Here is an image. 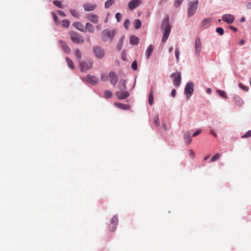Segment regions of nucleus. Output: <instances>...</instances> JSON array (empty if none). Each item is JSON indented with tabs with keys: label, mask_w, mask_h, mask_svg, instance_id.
<instances>
[{
	"label": "nucleus",
	"mask_w": 251,
	"mask_h": 251,
	"mask_svg": "<svg viewBox=\"0 0 251 251\" xmlns=\"http://www.w3.org/2000/svg\"><path fill=\"white\" fill-rule=\"evenodd\" d=\"M171 26L169 24V19L168 18L164 19L162 25V28L163 32V36L162 39V42L165 43L168 38L171 32Z\"/></svg>",
	"instance_id": "f257e3e1"
},
{
	"label": "nucleus",
	"mask_w": 251,
	"mask_h": 251,
	"mask_svg": "<svg viewBox=\"0 0 251 251\" xmlns=\"http://www.w3.org/2000/svg\"><path fill=\"white\" fill-rule=\"evenodd\" d=\"M115 34V30H110L106 29L104 30L101 33V38L103 41L108 40L112 41L113 37Z\"/></svg>",
	"instance_id": "f03ea898"
},
{
	"label": "nucleus",
	"mask_w": 251,
	"mask_h": 251,
	"mask_svg": "<svg viewBox=\"0 0 251 251\" xmlns=\"http://www.w3.org/2000/svg\"><path fill=\"white\" fill-rule=\"evenodd\" d=\"M71 40L75 43L81 44L84 43V40L83 36L74 31H70Z\"/></svg>",
	"instance_id": "7ed1b4c3"
},
{
	"label": "nucleus",
	"mask_w": 251,
	"mask_h": 251,
	"mask_svg": "<svg viewBox=\"0 0 251 251\" xmlns=\"http://www.w3.org/2000/svg\"><path fill=\"white\" fill-rule=\"evenodd\" d=\"M198 0L191 2L189 3V7L188 10V16L191 17L193 16L196 12L198 7Z\"/></svg>",
	"instance_id": "20e7f679"
},
{
	"label": "nucleus",
	"mask_w": 251,
	"mask_h": 251,
	"mask_svg": "<svg viewBox=\"0 0 251 251\" xmlns=\"http://www.w3.org/2000/svg\"><path fill=\"white\" fill-rule=\"evenodd\" d=\"M171 77L173 78L175 77L173 80L174 85L176 87H178L181 83V74L179 72H176L175 73L172 74L171 75Z\"/></svg>",
	"instance_id": "39448f33"
},
{
	"label": "nucleus",
	"mask_w": 251,
	"mask_h": 251,
	"mask_svg": "<svg viewBox=\"0 0 251 251\" xmlns=\"http://www.w3.org/2000/svg\"><path fill=\"white\" fill-rule=\"evenodd\" d=\"M80 66L82 72H85L92 67L93 62L91 60L80 62Z\"/></svg>",
	"instance_id": "423d86ee"
},
{
	"label": "nucleus",
	"mask_w": 251,
	"mask_h": 251,
	"mask_svg": "<svg viewBox=\"0 0 251 251\" xmlns=\"http://www.w3.org/2000/svg\"><path fill=\"white\" fill-rule=\"evenodd\" d=\"M194 84L193 82H188L185 87L184 92L187 95V97H190L194 92Z\"/></svg>",
	"instance_id": "0eeeda50"
},
{
	"label": "nucleus",
	"mask_w": 251,
	"mask_h": 251,
	"mask_svg": "<svg viewBox=\"0 0 251 251\" xmlns=\"http://www.w3.org/2000/svg\"><path fill=\"white\" fill-rule=\"evenodd\" d=\"M93 52L96 57L100 59L103 58L105 55L104 50L99 46H95L93 48Z\"/></svg>",
	"instance_id": "6e6552de"
},
{
	"label": "nucleus",
	"mask_w": 251,
	"mask_h": 251,
	"mask_svg": "<svg viewBox=\"0 0 251 251\" xmlns=\"http://www.w3.org/2000/svg\"><path fill=\"white\" fill-rule=\"evenodd\" d=\"M141 0H131L128 2V7L130 10H133L142 4Z\"/></svg>",
	"instance_id": "1a4fd4ad"
},
{
	"label": "nucleus",
	"mask_w": 251,
	"mask_h": 251,
	"mask_svg": "<svg viewBox=\"0 0 251 251\" xmlns=\"http://www.w3.org/2000/svg\"><path fill=\"white\" fill-rule=\"evenodd\" d=\"M195 53L199 55L201 50V43L200 38H197L195 41Z\"/></svg>",
	"instance_id": "9d476101"
},
{
	"label": "nucleus",
	"mask_w": 251,
	"mask_h": 251,
	"mask_svg": "<svg viewBox=\"0 0 251 251\" xmlns=\"http://www.w3.org/2000/svg\"><path fill=\"white\" fill-rule=\"evenodd\" d=\"M109 76L110 82L113 85H115L118 80L117 75L114 72L111 71L109 73Z\"/></svg>",
	"instance_id": "9b49d317"
},
{
	"label": "nucleus",
	"mask_w": 251,
	"mask_h": 251,
	"mask_svg": "<svg viewBox=\"0 0 251 251\" xmlns=\"http://www.w3.org/2000/svg\"><path fill=\"white\" fill-rule=\"evenodd\" d=\"M116 96L120 100H124L127 98L129 96V93L128 91L121 92L117 91L116 93Z\"/></svg>",
	"instance_id": "f8f14e48"
},
{
	"label": "nucleus",
	"mask_w": 251,
	"mask_h": 251,
	"mask_svg": "<svg viewBox=\"0 0 251 251\" xmlns=\"http://www.w3.org/2000/svg\"><path fill=\"white\" fill-rule=\"evenodd\" d=\"M223 20L227 24H231L234 20V16L231 14H225L223 17Z\"/></svg>",
	"instance_id": "ddd939ff"
},
{
	"label": "nucleus",
	"mask_w": 251,
	"mask_h": 251,
	"mask_svg": "<svg viewBox=\"0 0 251 251\" xmlns=\"http://www.w3.org/2000/svg\"><path fill=\"white\" fill-rule=\"evenodd\" d=\"M58 43L59 46L62 48V49L66 53H70L71 51L70 48L67 46V44L63 41L62 40H59L58 41Z\"/></svg>",
	"instance_id": "4468645a"
},
{
	"label": "nucleus",
	"mask_w": 251,
	"mask_h": 251,
	"mask_svg": "<svg viewBox=\"0 0 251 251\" xmlns=\"http://www.w3.org/2000/svg\"><path fill=\"white\" fill-rule=\"evenodd\" d=\"M87 19L94 24H97L99 21V17L94 14H89L87 15Z\"/></svg>",
	"instance_id": "2eb2a0df"
},
{
	"label": "nucleus",
	"mask_w": 251,
	"mask_h": 251,
	"mask_svg": "<svg viewBox=\"0 0 251 251\" xmlns=\"http://www.w3.org/2000/svg\"><path fill=\"white\" fill-rule=\"evenodd\" d=\"M85 11H92L94 10L97 6L96 4H90V3H84L83 5Z\"/></svg>",
	"instance_id": "dca6fc26"
},
{
	"label": "nucleus",
	"mask_w": 251,
	"mask_h": 251,
	"mask_svg": "<svg viewBox=\"0 0 251 251\" xmlns=\"http://www.w3.org/2000/svg\"><path fill=\"white\" fill-rule=\"evenodd\" d=\"M118 223V217L117 216H114L111 220V223L112 225V226L111 227L112 229L111 230V231H113L116 229Z\"/></svg>",
	"instance_id": "f3484780"
},
{
	"label": "nucleus",
	"mask_w": 251,
	"mask_h": 251,
	"mask_svg": "<svg viewBox=\"0 0 251 251\" xmlns=\"http://www.w3.org/2000/svg\"><path fill=\"white\" fill-rule=\"evenodd\" d=\"M114 105L118 108L124 110L129 109L130 107L129 105L122 104L118 102H115Z\"/></svg>",
	"instance_id": "a211bd4d"
},
{
	"label": "nucleus",
	"mask_w": 251,
	"mask_h": 251,
	"mask_svg": "<svg viewBox=\"0 0 251 251\" xmlns=\"http://www.w3.org/2000/svg\"><path fill=\"white\" fill-rule=\"evenodd\" d=\"M73 26L75 27L77 29L82 31V32H85V30L84 28V26L80 23L78 22H75L73 23Z\"/></svg>",
	"instance_id": "6ab92c4d"
},
{
	"label": "nucleus",
	"mask_w": 251,
	"mask_h": 251,
	"mask_svg": "<svg viewBox=\"0 0 251 251\" xmlns=\"http://www.w3.org/2000/svg\"><path fill=\"white\" fill-rule=\"evenodd\" d=\"M88 80L90 83L93 85H95L98 83V79L95 76L88 75L87 77Z\"/></svg>",
	"instance_id": "aec40b11"
},
{
	"label": "nucleus",
	"mask_w": 251,
	"mask_h": 251,
	"mask_svg": "<svg viewBox=\"0 0 251 251\" xmlns=\"http://www.w3.org/2000/svg\"><path fill=\"white\" fill-rule=\"evenodd\" d=\"M130 43L132 45H136L139 42V39L135 36H131L129 38Z\"/></svg>",
	"instance_id": "412c9836"
},
{
	"label": "nucleus",
	"mask_w": 251,
	"mask_h": 251,
	"mask_svg": "<svg viewBox=\"0 0 251 251\" xmlns=\"http://www.w3.org/2000/svg\"><path fill=\"white\" fill-rule=\"evenodd\" d=\"M153 49H154V47L152 45H150L148 47V48L146 50V57L147 59H149L150 58V57L151 56V55L152 52L153 51Z\"/></svg>",
	"instance_id": "4be33fe9"
},
{
	"label": "nucleus",
	"mask_w": 251,
	"mask_h": 251,
	"mask_svg": "<svg viewBox=\"0 0 251 251\" xmlns=\"http://www.w3.org/2000/svg\"><path fill=\"white\" fill-rule=\"evenodd\" d=\"M184 138L185 140L186 143L187 144H190L192 141V139L190 137V133L189 132L187 131L185 133L184 135Z\"/></svg>",
	"instance_id": "5701e85b"
},
{
	"label": "nucleus",
	"mask_w": 251,
	"mask_h": 251,
	"mask_svg": "<svg viewBox=\"0 0 251 251\" xmlns=\"http://www.w3.org/2000/svg\"><path fill=\"white\" fill-rule=\"evenodd\" d=\"M85 30V31L87 30L91 33H93L95 30L94 26L89 23H87L86 24Z\"/></svg>",
	"instance_id": "b1692460"
},
{
	"label": "nucleus",
	"mask_w": 251,
	"mask_h": 251,
	"mask_svg": "<svg viewBox=\"0 0 251 251\" xmlns=\"http://www.w3.org/2000/svg\"><path fill=\"white\" fill-rule=\"evenodd\" d=\"M116 0H107L104 3V7L105 9L109 8L113 4L115 3Z\"/></svg>",
	"instance_id": "393cba45"
},
{
	"label": "nucleus",
	"mask_w": 251,
	"mask_h": 251,
	"mask_svg": "<svg viewBox=\"0 0 251 251\" xmlns=\"http://www.w3.org/2000/svg\"><path fill=\"white\" fill-rule=\"evenodd\" d=\"M148 102L150 105H152L154 102L153 92L152 90H151L149 96Z\"/></svg>",
	"instance_id": "a878e982"
},
{
	"label": "nucleus",
	"mask_w": 251,
	"mask_h": 251,
	"mask_svg": "<svg viewBox=\"0 0 251 251\" xmlns=\"http://www.w3.org/2000/svg\"><path fill=\"white\" fill-rule=\"evenodd\" d=\"M66 61L67 62L68 66L72 69H74L75 66L74 65L73 61L68 57L66 58Z\"/></svg>",
	"instance_id": "bb28decb"
},
{
	"label": "nucleus",
	"mask_w": 251,
	"mask_h": 251,
	"mask_svg": "<svg viewBox=\"0 0 251 251\" xmlns=\"http://www.w3.org/2000/svg\"><path fill=\"white\" fill-rule=\"evenodd\" d=\"M141 25H142V23L140 20L137 19L135 21L134 26H135V28L136 29L140 28L141 26Z\"/></svg>",
	"instance_id": "cd10ccee"
},
{
	"label": "nucleus",
	"mask_w": 251,
	"mask_h": 251,
	"mask_svg": "<svg viewBox=\"0 0 251 251\" xmlns=\"http://www.w3.org/2000/svg\"><path fill=\"white\" fill-rule=\"evenodd\" d=\"M112 96V93L111 91L106 90L104 92V97L106 99L111 98Z\"/></svg>",
	"instance_id": "c85d7f7f"
},
{
	"label": "nucleus",
	"mask_w": 251,
	"mask_h": 251,
	"mask_svg": "<svg viewBox=\"0 0 251 251\" xmlns=\"http://www.w3.org/2000/svg\"><path fill=\"white\" fill-rule=\"evenodd\" d=\"M75 54L76 56V57L79 60H80V59H81V53L80 51L78 49H76L75 50Z\"/></svg>",
	"instance_id": "c756f323"
},
{
	"label": "nucleus",
	"mask_w": 251,
	"mask_h": 251,
	"mask_svg": "<svg viewBox=\"0 0 251 251\" xmlns=\"http://www.w3.org/2000/svg\"><path fill=\"white\" fill-rule=\"evenodd\" d=\"M62 25L63 27L68 28L70 25V21L68 20H63L62 21Z\"/></svg>",
	"instance_id": "7c9ffc66"
},
{
	"label": "nucleus",
	"mask_w": 251,
	"mask_h": 251,
	"mask_svg": "<svg viewBox=\"0 0 251 251\" xmlns=\"http://www.w3.org/2000/svg\"><path fill=\"white\" fill-rule=\"evenodd\" d=\"M221 157V155L219 153H216L211 159V162H215L217 161Z\"/></svg>",
	"instance_id": "2f4dec72"
},
{
	"label": "nucleus",
	"mask_w": 251,
	"mask_h": 251,
	"mask_svg": "<svg viewBox=\"0 0 251 251\" xmlns=\"http://www.w3.org/2000/svg\"><path fill=\"white\" fill-rule=\"evenodd\" d=\"M217 93L222 98L226 99L227 98V96L225 91L218 90L217 91Z\"/></svg>",
	"instance_id": "473e14b6"
},
{
	"label": "nucleus",
	"mask_w": 251,
	"mask_h": 251,
	"mask_svg": "<svg viewBox=\"0 0 251 251\" xmlns=\"http://www.w3.org/2000/svg\"><path fill=\"white\" fill-rule=\"evenodd\" d=\"M70 13H71V14L73 16H74L75 17H76V18H78L79 17V15L78 12L75 10L70 9Z\"/></svg>",
	"instance_id": "72a5a7b5"
},
{
	"label": "nucleus",
	"mask_w": 251,
	"mask_h": 251,
	"mask_svg": "<svg viewBox=\"0 0 251 251\" xmlns=\"http://www.w3.org/2000/svg\"><path fill=\"white\" fill-rule=\"evenodd\" d=\"M53 4L59 8H62L63 5L60 1L55 0L53 1Z\"/></svg>",
	"instance_id": "f704fd0d"
},
{
	"label": "nucleus",
	"mask_w": 251,
	"mask_h": 251,
	"mask_svg": "<svg viewBox=\"0 0 251 251\" xmlns=\"http://www.w3.org/2000/svg\"><path fill=\"white\" fill-rule=\"evenodd\" d=\"M175 56L176 57V62H178L179 59V50L178 48H176L175 50Z\"/></svg>",
	"instance_id": "c9c22d12"
},
{
	"label": "nucleus",
	"mask_w": 251,
	"mask_h": 251,
	"mask_svg": "<svg viewBox=\"0 0 251 251\" xmlns=\"http://www.w3.org/2000/svg\"><path fill=\"white\" fill-rule=\"evenodd\" d=\"M211 22L210 19H205L202 22V26H206V25H208Z\"/></svg>",
	"instance_id": "e433bc0d"
},
{
	"label": "nucleus",
	"mask_w": 251,
	"mask_h": 251,
	"mask_svg": "<svg viewBox=\"0 0 251 251\" xmlns=\"http://www.w3.org/2000/svg\"><path fill=\"white\" fill-rule=\"evenodd\" d=\"M115 18L117 22H120L122 18V15L120 13H117L115 15Z\"/></svg>",
	"instance_id": "4c0bfd02"
},
{
	"label": "nucleus",
	"mask_w": 251,
	"mask_h": 251,
	"mask_svg": "<svg viewBox=\"0 0 251 251\" xmlns=\"http://www.w3.org/2000/svg\"><path fill=\"white\" fill-rule=\"evenodd\" d=\"M216 30L220 35H222L224 34V30L222 27H217Z\"/></svg>",
	"instance_id": "58836bf2"
},
{
	"label": "nucleus",
	"mask_w": 251,
	"mask_h": 251,
	"mask_svg": "<svg viewBox=\"0 0 251 251\" xmlns=\"http://www.w3.org/2000/svg\"><path fill=\"white\" fill-rule=\"evenodd\" d=\"M130 21H129V19H126V20L125 21V23H124V26H125V27L126 29H128V27H129V25H130Z\"/></svg>",
	"instance_id": "ea45409f"
},
{
	"label": "nucleus",
	"mask_w": 251,
	"mask_h": 251,
	"mask_svg": "<svg viewBox=\"0 0 251 251\" xmlns=\"http://www.w3.org/2000/svg\"><path fill=\"white\" fill-rule=\"evenodd\" d=\"M251 136V130H249L248 131L246 134H245L244 135H243L242 136V138H248V137H250Z\"/></svg>",
	"instance_id": "a19ab883"
},
{
	"label": "nucleus",
	"mask_w": 251,
	"mask_h": 251,
	"mask_svg": "<svg viewBox=\"0 0 251 251\" xmlns=\"http://www.w3.org/2000/svg\"><path fill=\"white\" fill-rule=\"evenodd\" d=\"M240 88L245 91H248L249 90V87L245 86L242 83H240L239 85Z\"/></svg>",
	"instance_id": "79ce46f5"
},
{
	"label": "nucleus",
	"mask_w": 251,
	"mask_h": 251,
	"mask_svg": "<svg viewBox=\"0 0 251 251\" xmlns=\"http://www.w3.org/2000/svg\"><path fill=\"white\" fill-rule=\"evenodd\" d=\"M131 67H132V69L133 70H137V63L136 61H134L132 63Z\"/></svg>",
	"instance_id": "37998d69"
},
{
	"label": "nucleus",
	"mask_w": 251,
	"mask_h": 251,
	"mask_svg": "<svg viewBox=\"0 0 251 251\" xmlns=\"http://www.w3.org/2000/svg\"><path fill=\"white\" fill-rule=\"evenodd\" d=\"M183 0H176L175 2V5L176 7H178L182 2Z\"/></svg>",
	"instance_id": "c03bdc74"
},
{
	"label": "nucleus",
	"mask_w": 251,
	"mask_h": 251,
	"mask_svg": "<svg viewBox=\"0 0 251 251\" xmlns=\"http://www.w3.org/2000/svg\"><path fill=\"white\" fill-rule=\"evenodd\" d=\"M189 156L192 158H194L195 156V153L192 150H190L189 151Z\"/></svg>",
	"instance_id": "a18cd8bd"
},
{
	"label": "nucleus",
	"mask_w": 251,
	"mask_h": 251,
	"mask_svg": "<svg viewBox=\"0 0 251 251\" xmlns=\"http://www.w3.org/2000/svg\"><path fill=\"white\" fill-rule=\"evenodd\" d=\"M51 15L52 16V18H53V19L54 20V22L57 23L58 22V17H57V16L53 12L51 13Z\"/></svg>",
	"instance_id": "49530a36"
},
{
	"label": "nucleus",
	"mask_w": 251,
	"mask_h": 251,
	"mask_svg": "<svg viewBox=\"0 0 251 251\" xmlns=\"http://www.w3.org/2000/svg\"><path fill=\"white\" fill-rule=\"evenodd\" d=\"M201 132V130H198L194 132L193 134V137H196Z\"/></svg>",
	"instance_id": "de8ad7c7"
},
{
	"label": "nucleus",
	"mask_w": 251,
	"mask_h": 251,
	"mask_svg": "<svg viewBox=\"0 0 251 251\" xmlns=\"http://www.w3.org/2000/svg\"><path fill=\"white\" fill-rule=\"evenodd\" d=\"M57 13L62 17H65L66 14L61 10H58Z\"/></svg>",
	"instance_id": "09e8293b"
},
{
	"label": "nucleus",
	"mask_w": 251,
	"mask_h": 251,
	"mask_svg": "<svg viewBox=\"0 0 251 251\" xmlns=\"http://www.w3.org/2000/svg\"><path fill=\"white\" fill-rule=\"evenodd\" d=\"M126 86L125 84V82H124L123 85V86L120 87V89L122 91V90H126Z\"/></svg>",
	"instance_id": "8fccbe9b"
},
{
	"label": "nucleus",
	"mask_w": 251,
	"mask_h": 251,
	"mask_svg": "<svg viewBox=\"0 0 251 251\" xmlns=\"http://www.w3.org/2000/svg\"><path fill=\"white\" fill-rule=\"evenodd\" d=\"M176 91L175 89H173L171 92V96L173 97H175L176 96Z\"/></svg>",
	"instance_id": "3c124183"
},
{
	"label": "nucleus",
	"mask_w": 251,
	"mask_h": 251,
	"mask_svg": "<svg viewBox=\"0 0 251 251\" xmlns=\"http://www.w3.org/2000/svg\"><path fill=\"white\" fill-rule=\"evenodd\" d=\"M155 123L156 125V126L159 125V118L158 117H157L155 119Z\"/></svg>",
	"instance_id": "603ef678"
},
{
	"label": "nucleus",
	"mask_w": 251,
	"mask_h": 251,
	"mask_svg": "<svg viewBox=\"0 0 251 251\" xmlns=\"http://www.w3.org/2000/svg\"><path fill=\"white\" fill-rule=\"evenodd\" d=\"M101 79L102 81H105L106 80V77L105 76V75H102L101 76Z\"/></svg>",
	"instance_id": "864d4df0"
},
{
	"label": "nucleus",
	"mask_w": 251,
	"mask_h": 251,
	"mask_svg": "<svg viewBox=\"0 0 251 251\" xmlns=\"http://www.w3.org/2000/svg\"><path fill=\"white\" fill-rule=\"evenodd\" d=\"M229 28L231 29V30H232L234 31H237V28H235V27L233 26H230L229 27Z\"/></svg>",
	"instance_id": "5fc2aeb1"
},
{
	"label": "nucleus",
	"mask_w": 251,
	"mask_h": 251,
	"mask_svg": "<svg viewBox=\"0 0 251 251\" xmlns=\"http://www.w3.org/2000/svg\"><path fill=\"white\" fill-rule=\"evenodd\" d=\"M247 8L248 9H251V2H249L247 4Z\"/></svg>",
	"instance_id": "6e6d98bb"
},
{
	"label": "nucleus",
	"mask_w": 251,
	"mask_h": 251,
	"mask_svg": "<svg viewBox=\"0 0 251 251\" xmlns=\"http://www.w3.org/2000/svg\"><path fill=\"white\" fill-rule=\"evenodd\" d=\"M210 133L212 135H213L214 136L217 137V135L216 134V133L213 130H210Z\"/></svg>",
	"instance_id": "4d7b16f0"
},
{
	"label": "nucleus",
	"mask_w": 251,
	"mask_h": 251,
	"mask_svg": "<svg viewBox=\"0 0 251 251\" xmlns=\"http://www.w3.org/2000/svg\"><path fill=\"white\" fill-rule=\"evenodd\" d=\"M211 92H212V90L210 88H208L207 89V93H208L209 94H210L211 93Z\"/></svg>",
	"instance_id": "13d9d810"
},
{
	"label": "nucleus",
	"mask_w": 251,
	"mask_h": 251,
	"mask_svg": "<svg viewBox=\"0 0 251 251\" xmlns=\"http://www.w3.org/2000/svg\"><path fill=\"white\" fill-rule=\"evenodd\" d=\"M244 42H244V41L243 40H241L240 41V42H239V44H240V45H243V44H244Z\"/></svg>",
	"instance_id": "bf43d9fd"
},
{
	"label": "nucleus",
	"mask_w": 251,
	"mask_h": 251,
	"mask_svg": "<svg viewBox=\"0 0 251 251\" xmlns=\"http://www.w3.org/2000/svg\"><path fill=\"white\" fill-rule=\"evenodd\" d=\"M209 156H210V155H207V156H205V157L204 158V160H207V159L209 158Z\"/></svg>",
	"instance_id": "052dcab7"
},
{
	"label": "nucleus",
	"mask_w": 251,
	"mask_h": 251,
	"mask_svg": "<svg viewBox=\"0 0 251 251\" xmlns=\"http://www.w3.org/2000/svg\"><path fill=\"white\" fill-rule=\"evenodd\" d=\"M244 21H245V18H242L241 19V22H243Z\"/></svg>",
	"instance_id": "680f3d73"
},
{
	"label": "nucleus",
	"mask_w": 251,
	"mask_h": 251,
	"mask_svg": "<svg viewBox=\"0 0 251 251\" xmlns=\"http://www.w3.org/2000/svg\"><path fill=\"white\" fill-rule=\"evenodd\" d=\"M172 50H173V48H172V47H171V48H170L169 49V52H172Z\"/></svg>",
	"instance_id": "e2e57ef3"
},
{
	"label": "nucleus",
	"mask_w": 251,
	"mask_h": 251,
	"mask_svg": "<svg viewBox=\"0 0 251 251\" xmlns=\"http://www.w3.org/2000/svg\"><path fill=\"white\" fill-rule=\"evenodd\" d=\"M163 127L164 128V129L165 130H166V125H163Z\"/></svg>",
	"instance_id": "0e129e2a"
},
{
	"label": "nucleus",
	"mask_w": 251,
	"mask_h": 251,
	"mask_svg": "<svg viewBox=\"0 0 251 251\" xmlns=\"http://www.w3.org/2000/svg\"><path fill=\"white\" fill-rule=\"evenodd\" d=\"M250 85L251 86V80H250Z\"/></svg>",
	"instance_id": "69168bd1"
}]
</instances>
